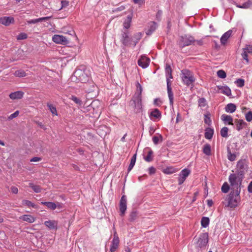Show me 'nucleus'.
I'll return each instance as SVG.
<instances>
[{
	"label": "nucleus",
	"instance_id": "nucleus-1",
	"mask_svg": "<svg viewBox=\"0 0 252 252\" xmlns=\"http://www.w3.org/2000/svg\"><path fill=\"white\" fill-rule=\"evenodd\" d=\"M141 33L138 32L135 34L133 36H130L127 31L123 30L120 40L125 46L134 47L138 40L141 38Z\"/></svg>",
	"mask_w": 252,
	"mask_h": 252
},
{
	"label": "nucleus",
	"instance_id": "nucleus-2",
	"mask_svg": "<svg viewBox=\"0 0 252 252\" xmlns=\"http://www.w3.org/2000/svg\"><path fill=\"white\" fill-rule=\"evenodd\" d=\"M240 189L231 192L225 198L223 204L226 207L234 208L238 206L241 202Z\"/></svg>",
	"mask_w": 252,
	"mask_h": 252
},
{
	"label": "nucleus",
	"instance_id": "nucleus-3",
	"mask_svg": "<svg viewBox=\"0 0 252 252\" xmlns=\"http://www.w3.org/2000/svg\"><path fill=\"white\" fill-rule=\"evenodd\" d=\"M136 93L132 99V103L134 105L135 108L138 111L141 110L142 108L141 94L142 91V88L138 82L136 83Z\"/></svg>",
	"mask_w": 252,
	"mask_h": 252
},
{
	"label": "nucleus",
	"instance_id": "nucleus-4",
	"mask_svg": "<svg viewBox=\"0 0 252 252\" xmlns=\"http://www.w3.org/2000/svg\"><path fill=\"white\" fill-rule=\"evenodd\" d=\"M229 182L233 189H239L242 183V178L235 174H231L229 176Z\"/></svg>",
	"mask_w": 252,
	"mask_h": 252
},
{
	"label": "nucleus",
	"instance_id": "nucleus-5",
	"mask_svg": "<svg viewBox=\"0 0 252 252\" xmlns=\"http://www.w3.org/2000/svg\"><path fill=\"white\" fill-rule=\"evenodd\" d=\"M181 75L184 83L187 86L191 85L195 81V79L192 73L189 70H182L181 71Z\"/></svg>",
	"mask_w": 252,
	"mask_h": 252
},
{
	"label": "nucleus",
	"instance_id": "nucleus-6",
	"mask_svg": "<svg viewBox=\"0 0 252 252\" xmlns=\"http://www.w3.org/2000/svg\"><path fill=\"white\" fill-rule=\"evenodd\" d=\"M196 247L200 248L205 247L208 243V234L207 233L200 234L196 239Z\"/></svg>",
	"mask_w": 252,
	"mask_h": 252
},
{
	"label": "nucleus",
	"instance_id": "nucleus-7",
	"mask_svg": "<svg viewBox=\"0 0 252 252\" xmlns=\"http://www.w3.org/2000/svg\"><path fill=\"white\" fill-rule=\"evenodd\" d=\"M195 39L194 37L189 34H186L181 36L179 42V44L181 47L189 46L194 43Z\"/></svg>",
	"mask_w": 252,
	"mask_h": 252
},
{
	"label": "nucleus",
	"instance_id": "nucleus-8",
	"mask_svg": "<svg viewBox=\"0 0 252 252\" xmlns=\"http://www.w3.org/2000/svg\"><path fill=\"white\" fill-rule=\"evenodd\" d=\"M74 76L82 83H86L89 80V76L81 70H76L74 73Z\"/></svg>",
	"mask_w": 252,
	"mask_h": 252
},
{
	"label": "nucleus",
	"instance_id": "nucleus-9",
	"mask_svg": "<svg viewBox=\"0 0 252 252\" xmlns=\"http://www.w3.org/2000/svg\"><path fill=\"white\" fill-rule=\"evenodd\" d=\"M114 230V237L112 241V244L110 247V252H115L117 249H118L119 245V238L117 233L115 230V228H113Z\"/></svg>",
	"mask_w": 252,
	"mask_h": 252
},
{
	"label": "nucleus",
	"instance_id": "nucleus-10",
	"mask_svg": "<svg viewBox=\"0 0 252 252\" xmlns=\"http://www.w3.org/2000/svg\"><path fill=\"white\" fill-rule=\"evenodd\" d=\"M190 173V170L188 168L183 169L179 174L178 183L181 185L185 181L187 178Z\"/></svg>",
	"mask_w": 252,
	"mask_h": 252
},
{
	"label": "nucleus",
	"instance_id": "nucleus-11",
	"mask_svg": "<svg viewBox=\"0 0 252 252\" xmlns=\"http://www.w3.org/2000/svg\"><path fill=\"white\" fill-rule=\"evenodd\" d=\"M127 200L126 195H123L120 201V211L121 216H124L127 209Z\"/></svg>",
	"mask_w": 252,
	"mask_h": 252
},
{
	"label": "nucleus",
	"instance_id": "nucleus-12",
	"mask_svg": "<svg viewBox=\"0 0 252 252\" xmlns=\"http://www.w3.org/2000/svg\"><path fill=\"white\" fill-rule=\"evenodd\" d=\"M161 114L158 109L152 110L150 114V118L153 121H156L160 119Z\"/></svg>",
	"mask_w": 252,
	"mask_h": 252
},
{
	"label": "nucleus",
	"instance_id": "nucleus-13",
	"mask_svg": "<svg viewBox=\"0 0 252 252\" xmlns=\"http://www.w3.org/2000/svg\"><path fill=\"white\" fill-rule=\"evenodd\" d=\"M221 120L223 122L224 124L225 125H231L233 126V118L230 115H226V114H222L220 117Z\"/></svg>",
	"mask_w": 252,
	"mask_h": 252
},
{
	"label": "nucleus",
	"instance_id": "nucleus-14",
	"mask_svg": "<svg viewBox=\"0 0 252 252\" xmlns=\"http://www.w3.org/2000/svg\"><path fill=\"white\" fill-rule=\"evenodd\" d=\"M233 31L231 30H229L226 32H225L220 37V41L221 43V44L222 45H225L228 39L230 37V36L232 35Z\"/></svg>",
	"mask_w": 252,
	"mask_h": 252
},
{
	"label": "nucleus",
	"instance_id": "nucleus-15",
	"mask_svg": "<svg viewBox=\"0 0 252 252\" xmlns=\"http://www.w3.org/2000/svg\"><path fill=\"white\" fill-rule=\"evenodd\" d=\"M52 40L58 44L66 43L67 39L62 35L55 34L52 37Z\"/></svg>",
	"mask_w": 252,
	"mask_h": 252
},
{
	"label": "nucleus",
	"instance_id": "nucleus-16",
	"mask_svg": "<svg viewBox=\"0 0 252 252\" xmlns=\"http://www.w3.org/2000/svg\"><path fill=\"white\" fill-rule=\"evenodd\" d=\"M167 93H168V96L169 99L170 104L171 106H173L174 97H173V93L172 91L171 81L168 80L167 83Z\"/></svg>",
	"mask_w": 252,
	"mask_h": 252
},
{
	"label": "nucleus",
	"instance_id": "nucleus-17",
	"mask_svg": "<svg viewBox=\"0 0 252 252\" xmlns=\"http://www.w3.org/2000/svg\"><path fill=\"white\" fill-rule=\"evenodd\" d=\"M14 22V18L11 16H4L0 18V23L5 26H8Z\"/></svg>",
	"mask_w": 252,
	"mask_h": 252
},
{
	"label": "nucleus",
	"instance_id": "nucleus-18",
	"mask_svg": "<svg viewBox=\"0 0 252 252\" xmlns=\"http://www.w3.org/2000/svg\"><path fill=\"white\" fill-rule=\"evenodd\" d=\"M150 63V59L145 56H142L138 61V65L143 68H147Z\"/></svg>",
	"mask_w": 252,
	"mask_h": 252
},
{
	"label": "nucleus",
	"instance_id": "nucleus-19",
	"mask_svg": "<svg viewBox=\"0 0 252 252\" xmlns=\"http://www.w3.org/2000/svg\"><path fill=\"white\" fill-rule=\"evenodd\" d=\"M52 16H47L44 17H41L37 19H34L30 20L27 21V23L28 24H35L39 22H42L43 21H46L50 19H51Z\"/></svg>",
	"mask_w": 252,
	"mask_h": 252
},
{
	"label": "nucleus",
	"instance_id": "nucleus-20",
	"mask_svg": "<svg viewBox=\"0 0 252 252\" xmlns=\"http://www.w3.org/2000/svg\"><path fill=\"white\" fill-rule=\"evenodd\" d=\"M236 128L238 131H240L246 126V122L241 119H236L235 120Z\"/></svg>",
	"mask_w": 252,
	"mask_h": 252
},
{
	"label": "nucleus",
	"instance_id": "nucleus-21",
	"mask_svg": "<svg viewBox=\"0 0 252 252\" xmlns=\"http://www.w3.org/2000/svg\"><path fill=\"white\" fill-rule=\"evenodd\" d=\"M24 93L22 91H16L11 93L9 94V97L12 99H19L23 97Z\"/></svg>",
	"mask_w": 252,
	"mask_h": 252
},
{
	"label": "nucleus",
	"instance_id": "nucleus-22",
	"mask_svg": "<svg viewBox=\"0 0 252 252\" xmlns=\"http://www.w3.org/2000/svg\"><path fill=\"white\" fill-rule=\"evenodd\" d=\"M157 25L155 22H152L149 23L148 29L146 31L147 35H151L157 29Z\"/></svg>",
	"mask_w": 252,
	"mask_h": 252
},
{
	"label": "nucleus",
	"instance_id": "nucleus-23",
	"mask_svg": "<svg viewBox=\"0 0 252 252\" xmlns=\"http://www.w3.org/2000/svg\"><path fill=\"white\" fill-rule=\"evenodd\" d=\"M224 109L227 113H233L236 110V106L234 103H230L225 106Z\"/></svg>",
	"mask_w": 252,
	"mask_h": 252
},
{
	"label": "nucleus",
	"instance_id": "nucleus-24",
	"mask_svg": "<svg viewBox=\"0 0 252 252\" xmlns=\"http://www.w3.org/2000/svg\"><path fill=\"white\" fill-rule=\"evenodd\" d=\"M19 219L29 223H32L35 220V218L29 215H22L21 217H20Z\"/></svg>",
	"mask_w": 252,
	"mask_h": 252
},
{
	"label": "nucleus",
	"instance_id": "nucleus-25",
	"mask_svg": "<svg viewBox=\"0 0 252 252\" xmlns=\"http://www.w3.org/2000/svg\"><path fill=\"white\" fill-rule=\"evenodd\" d=\"M44 224L50 229H56L58 223L55 220H48L44 222Z\"/></svg>",
	"mask_w": 252,
	"mask_h": 252
},
{
	"label": "nucleus",
	"instance_id": "nucleus-26",
	"mask_svg": "<svg viewBox=\"0 0 252 252\" xmlns=\"http://www.w3.org/2000/svg\"><path fill=\"white\" fill-rule=\"evenodd\" d=\"M178 171V169L177 168H175L173 166H168L164 169L162 172L165 174L170 175L174 173H176Z\"/></svg>",
	"mask_w": 252,
	"mask_h": 252
},
{
	"label": "nucleus",
	"instance_id": "nucleus-27",
	"mask_svg": "<svg viewBox=\"0 0 252 252\" xmlns=\"http://www.w3.org/2000/svg\"><path fill=\"white\" fill-rule=\"evenodd\" d=\"M165 74L166 77V82L171 81L170 79L172 78V69L170 65L166 64L165 67Z\"/></svg>",
	"mask_w": 252,
	"mask_h": 252
},
{
	"label": "nucleus",
	"instance_id": "nucleus-28",
	"mask_svg": "<svg viewBox=\"0 0 252 252\" xmlns=\"http://www.w3.org/2000/svg\"><path fill=\"white\" fill-rule=\"evenodd\" d=\"M132 20V16L130 15H128L126 19L124 21L123 23V27L125 30L127 31L128 29H129L130 27L131 22Z\"/></svg>",
	"mask_w": 252,
	"mask_h": 252
},
{
	"label": "nucleus",
	"instance_id": "nucleus-29",
	"mask_svg": "<svg viewBox=\"0 0 252 252\" xmlns=\"http://www.w3.org/2000/svg\"><path fill=\"white\" fill-rule=\"evenodd\" d=\"M220 90L221 93L226 95L227 96H230L231 95V89L226 86L220 88Z\"/></svg>",
	"mask_w": 252,
	"mask_h": 252
},
{
	"label": "nucleus",
	"instance_id": "nucleus-30",
	"mask_svg": "<svg viewBox=\"0 0 252 252\" xmlns=\"http://www.w3.org/2000/svg\"><path fill=\"white\" fill-rule=\"evenodd\" d=\"M214 134V130L212 128H207L205 129V137L207 139H211L213 135Z\"/></svg>",
	"mask_w": 252,
	"mask_h": 252
},
{
	"label": "nucleus",
	"instance_id": "nucleus-31",
	"mask_svg": "<svg viewBox=\"0 0 252 252\" xmlns=\"http://www.w3.org/2000/svg\"><path fill=\"white\" fill-rule=\"evenodd\" d=\"M41 203L43 205H46L48 208L51 210H55L57 208V205L52 202H41Z\"/></svg>",
	"mask_w": 252,
	"mask_h": 252
},
{
	"label": "nucleus",
	"instance_id": "nucleus-32",
	"mask_svg": "<svg viewBox=\"0 0 252 252\" xmlns=\"http://www.w3.org/2000/svg\"><path fill=\"white\" fill-rule=\"evenodd\" d=\"M29 187L31 188L35 193H39L41 191V188L39 186L34 185L32 183H29Z\"/></svg>",
	"mask_w": 252,
	"mask_h": 252
},
{
	"label": "nucleus",
	"instance_id": "nucleus-33",
	"mask_svg": "<svg viewBox=\"0 0 252 252\" xmlns=\"http://www.w3.org/2000/svg\"><path fill=\"white\" fill-rule=\"evenodd\" d=\"M227 158L228 160L231 161H234L236 159V155L235 154H232L231 152L230 149L229 148H227Z\"/></svg>",
	"mask_w": 252,
	"mask_h": 252
},
{
	"label": "nucleus",
	"instance_id": "nucleus-34",
	"mask_svg": "<svg viewBox=\"0 0 252 252\" xmlns=\"http://www.w3.org/2000/svg\"><path fill=\"white\" fill-rule=\"evenodd\" d=\"M203 152L207 156L211 155V146L209 144H205L203 148Z\"/></svg>",
	"mask_w": 252,
	"mask_h": 252
},
{
	"label": "nucleus",
	"instance_id": "nucleus-35",
	"mask_svg": "<svg viewBox=\"0 0 252 252\" xmlns=\"http://www.w3.org/2000/svg\"><path fill=\"white\" fill-rule=\"evenodd\" d=\"M22 203L23 205L27 206L28 207L37 208V206L33 203L31 201L28 200H23Z\"/></svg>",
	"mask_w": 252,
	"mask_h": 252
},
{
	"label": "nucleus",
	"instance_id": "nucleus-36",
	"mask_svg": "<svg viewBox=\"0 0 252 252\" xmlns=\"http://www.w3.org/2000/svg\"><path fill=\"white\" fill-rule=\"evenodd\" d=\"M136 155L134 154L130 159V163L128 167V172H129L133 167L135 164Z\"/></svg>",
	"mask_w": 252,
	"mask_h": 252
},
{
	"label": "nucleus",
	"instance_id": "nucleus-37",
	"mask_svg": "<svg viewBox=\"0 0 252 252\" xmlns=\"http://www.w3.org/2000/svg\"><path fill=\"white\" fill-rule=\"evenodd\" d=\"M153 141L155 145H157L159 142H161L163 140V137L161 134L158 136H154L153 138Z\"/></svg>",
	"mask_w": 252,
	"mask_h": 252
},
{
	"label": "nucleus",
	"instance_id": "nucleus-38",
	"mask_svg": "<svg viewBox=\"0 0 252 252\" xmlns=\"http://www.w3.org/2000/svg\"><path fill=\"white\" fill-rule=\"evenodd\" d=\"M251 5H252V2L250 0L244 3L242 5L236 4V6L237 7L244 9H247L249 8Z\"/></svg>",
	"mask_w": 252,
	"mask_h": 252
},
{
	"label": "nucleus",
	"instance_id": "nucleus-39",
	"mask_svg": "<svg viewBox=\"0 0 252 252\" xmlns=\"http://www.w3.org/2000/svg\"><path fill=\"white\" fill-rule=\"evenodd\" d=\"M201 225L203 227H207L209 224V219L207 217H203L201 220Z\"/></svg>",
	"mask_w": 252,
	"mask_h": 252
},
{
	"label": "nucleus",
	"instance_id": "nucleus-40",
	"mask_svg": "<svg viewBox=\"0 0 252 252\" xmlns=\"http://www.w3.org/2000/svg\"><path fill=\"white\" fill-rule=\"evenodd\" d=\"M228 128L227 127H223L220 129V133L222 137L226 138L228 137Z\"/></svg>",
	"mask_w": 252,
	"mask_h": 252
},
{
	"label": "nucleus",
	"instance_id": "nucleus-41",
	"mask_svg": "<svg viewBox=\"0 0 252 252\" xmlns=\"http://www.w3.org/2000/svg\"><path fill=\"white\" fill-rule=\"evenodd\" d=\"M14 75L18 77H25L26 75V72L23 70H18L15 71Z\"/></svg>",
	"mask_w": 252,
	"mask_h": 252
},
{
	"label": "nucleus",
	"instance_id": "nucleus-42",
	"mask_svg": "<svg viewBox=\"0 0 252 252\" xmlns=\"http://www.w3.org/2000/svg\"><path fill=\"white\" fill-rule=\"evenodd\" d=\"M230 187L227 183L225 182L223 184L221 189V191L223 193H227L229 190Z\"/></svg>",
	"mask_w": 252,
	"mask_h": 252
},
{
	"label": "nucleus",
	"instance_id": "nucleus-43",
	"mask_svg": "<svg viewBox=\"0 0 252 252\" xmlns=\"http://www.w3.org/2000/svg\"><path fill=\"white\" fill-rule=\"evenodd\" d=\"M105 130V133L104 135L109 132V129L107 126H101L97 130V132L101 135V136H102L103 135L102 133H100V130Z\"/></svg>",
	"mask_w": 252,
	"mask_h": 252
},
{
	"label": "nucleus",
	"instance_id": "nucleus-44",
	"mask_svg": "<svg viewBox=\"0 0 252 252\" xmlns=\"http://www.w3.org/2000/svg\"><path fill=\"white\" fill-rule=\"evenodd\" d=\"M237 167L240 170H243L245 169V164L244 161L240 160L238 162L237 164Z\"/></svg>",
	"mask_w": 252,
	"mask_h": 252
},
{
	"label": "nucleus",
	"instance_id": "nucleus-45",
	"mask_svg": "<svg viewBox=\"0 0 252 252\" xmlns=\"http://www.w3.org/2000/svg\"><path fill=\"white\" fill-rule=\"evenodd\" d=\"M217 75L220 78H225L226 76V74L223 70H219L217 71Z\"/></svg>",
	"mask_w": 252,
	"mask_h": 252
},
{
	"label": "nucleus",
	"instance_id": "nucleus-46",
	"mask_svg": "<svg viewBox=\"0 0 252 252\" xmlns=\"http://www.w3.org/2000/svg\"><path fill=\"white\" fill-rule=\"evenodd\" d=\"M153 151L152 150H150L146 157H145L144 159L146 161L150 162L152 161V155H153Z\"/></svg>",
	"mask_w": 252,
	"mask_h": 252
},
{
	"label": "nucleus",
	"instance_id": "nucleus-47",
	"mask_svg": "<svg viewBox=\"0 0 252 252\" xmlns=\"http://www.w3.org/2000/svg\"><path fill=\"white\" fill-rule=\"evenodd\" d=\"M235 83L239 87H242L245 84L244 80L242 79H238L236 80Z\"/></svg>",
	"mask_w": 252,
	"mask_h": 252
},
{
	"label": "nucleus",
	"instance_id": "nucleus-48",
	"mask_svg": "<svg viewBox=\"0 0 252 252\" xmlns=\"http://www.w3.org/2000/svg\"><path fill=\"white\" fill-rule=\"evenodd\" d=\"M48 106L50 111L51 112V113L55 115H58L57 111V110H56V108L55 107H54L53 105L49 104H48Z\"/></svg>",
	"mask_w": 252,
	"mask_h": 252
},
{
	"label": "nucleus",
	"instance_id": "nucleus-49",
	"mask_svg": "<svg viewBox=\"0 0 252 252\" xmlns=\"http://www.w3.org/2000/svg\"><path fill=\"white\" fill-rule=\"evenodd\" d=\"M71 99L72 100H73L76 104H78L79 105H82V101L81 100L77 98V97L75 96H72L71 97Z\"/></svg>",
	"mask_w": 252,
	"mask_h": 252
},
{
	"label": "nucleus",
	"instance_id": "nucleus-50",
	"mask_svg": "<svg viewBox=\"0 0 252 252\" xmlns=\"http://www.w3.org/2000/svg\"><path fill=\"white\" fill-rule=\"evenodd\" d=\"M245 118L248 122H251L252 121V112L249 111L245 115Z\"/></svg>",
	"mask_w": 252,
	"mask_h": 252
},
{
	"label": "nucleus",
	"instance_id": "nucleus-51",
	"mask_svg": "<svg viewBox=\"0 0 252 252\" xmlns=\"http://www.w3.org/2000/svg\"><path fill=\"white\" fill-rule=\"evenodd\" d=\"M27 34L25 33H20L17 37L18 40L25 39L27 38Z\"/></svg>",
	"mask_w": 252,
	"mask_h": 252
},
{
	"label": "nucleus",
	"instance_id": "nucleus-52",
	"mask_svg": "<svg viewBox=\"0 0 252 252\" xmlns=\"http://www.w3.org/2000/svg\"><path fill=\"white\" fill-rule=\"evenodd\" d=\"M199 106L204 107L206 105V99L204 98H201L198 100Z\"/></svg>",
	"mask_w": 252,
	"mask_h": 252
},
{
	"label": "nucleus",
	"instance_id": "nucleus-53",
	"mask_svg": "<svg viewBox=\"0 0 252 252\" xmlns=\"http://www.w3.org/2000/svg\"><path fill=\"white\" fill-rule=\"evenodd\" d=\"M204 122L205 124H206L208 125H210L211 123V120L210 119V118L207 115H205L204 116Z\"/></svg>",
	"mask_w": 252,
	"mask_h": 252
},
{
	"label": "nucleus",
	"instance_id": "nucleus-54",
	"mask_svg": "<svg viewBox=\"0 0 252 252\" xmlns=\"http://www.w3.org/2000/svg\"><path fill=\"white\" fill-rule=\"evenodd\" d=\"M19 113V112L18 111H16L14 113H13V114H11L8 117V119L9 120H12L13 118H15L17 117L18 116Z\"/></svg>",
	"mask_w": 252,
	"mask_h": 252
},
{
	"label": "nucleus",
	"instance_id": "nucleus-55",
	"mask_svg": "<svg viewBox=\"0 0 252 252\" xmlns=\"http://www.w3.org/2000/svg\"><path fill=\"white\" fill-rule=\"evenodd\" d=\"M244 50L248 53H252V46L251 45H247L244 49Z\"/></svg>",
	"mask_w": 252,
	"mask_h": 252
},
{
	"label": "nucleus",
	"instance_id": "nucleus-56",
	"mask_svg": "<svg viewBox=\"0 0 252 252\" xmlns=\"http://www.w3.org/2000/svg\"><path fill=\"white\" fill-rule=\"evenodd\" d=\"M248 53L246 52L245 51L243 50V53L242 54V56L243 57V58L246 60L247 61V63L249 62V60H248Z\"/></svg>",
	"mask_w": 252,
	"mask_h": 252
},
{
	"label": "nucleus",
	"instance_id": "nucleus-57",
	"mask_svg": "<svg viewBox=\"0 0 252 252\" xmlns=\"http://www.w3.org/2000/svg\"><path fill=\"white\" fill-rule=\"evenodd\" d=\"M203 44V42L202 39L199 40H195L194 43L192 44L193 45H202Z\"/></svg>",
	"mask_w": 252,
	"mask_h": 252
},
{
	"label": "nucleus",
	"instance_id": "nucleus-58",
	"mask_svg": "<svg viewBox=\"0 0 252 252\" xmlns=\"http://www.w3.org/2000/svg\"><path fill=\"white\" fill-rule=\"evenodd\" d=\"M10 189H11V191H12V192L14 194H17L18 192V189L16 187L12 186L11 187Z\"/></svg>",
	"mask_w": 252,
	"mask_h": 252
},
{
	"label": "nucleus",
	"instance_id": "nucleus-59",
	"mask_svg": "<svg viewBox=\"0 0 252 252\" xmlns=\"http://www.w3.org/2000/svg\"><path fill=\"white\" fill-rule=\"evenodd\" d=\"M161 104V101L159 98H156L154 99V104L159 106Z\"/></svg>",
	"mask_w": 252,
	"mask_h": 252
},
{
	"label": "nucleus",
	"instance_id": "nucleus-60",
	"mask_svg": "<svg viewBox=\"0 0 252 252\" xmlns=\"http://www.w3.org/2000/svg\"><path fill=\"white\" fill-rule=\"evenodd\" d=\"M41 158L39 157H34L31 159L32 162H38L41 160Z\"/></svg>",
	"mask_w": 252,
	"mask_h": 252
},
{
	"label": "nucleus",
	"instance_id": "nucleus-61",
	"mask_svg": "<svg viewBox=\"0 0 252 252\" xmlns=\"http://www.w3.org/2000/svg\"><path fill=\"white\" fill-rule=\"evenodd\" d=\"M156 169L154 167H150L149 168V173L150 174H153L155 173Z\"/></svg>",
	"mask_w": 252,
	"mask_h": 252
},
{
	"label": "nucleus",
	"instance_id": "nucleus-62",
	"mask_svg": "<svg viewBox=\"0 0 252 252\" xmlns=\"http://www.w3.org/2000/svg\"><path fill=\"white\" fill-rule=\"evenodd\" d=\"M248 190L250 193H252V181L250 183L248 186Z\"/></svg>",
	"mask_w": 252,
	"mask_h": 252
},
{
	"label": "nucleus",
	"instance_id": "nucleus-63",
	"mask_svg": "<svg viewBox=\"0 0 252 252\" xmlns=\"http://www.w3.org/2000/svg\"><path fill=\"white\" fill-rule=\"evenodd\" d=\"M134 2L135 3H137V4H138L139 5H141L143 3V0H133Z\"/></svg>",
	"mask_w": 252,
	"mask_h": 252
},
{
	"label": "nucleus",
	"instance_id": "nucleus-64",
	"mask_svg": "<svg viewBox=\"0 0 252 252\" xmlns=\"http://www.w3.org/2000/svg\"><path fill=\"white\" fill-rule=\"evenodd\" d=\"M61 3H62V8L67 6L68 5V2L67 1H62Z\"/></svg>",
	"mask_w": 252,
	"mask_h": 252
}]
</instances>
